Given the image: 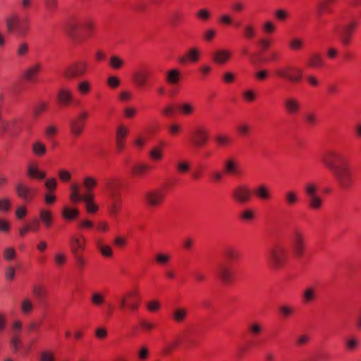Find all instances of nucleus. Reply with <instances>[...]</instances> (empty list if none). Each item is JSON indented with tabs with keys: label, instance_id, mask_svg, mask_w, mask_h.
Returning a JSON list of instances; mask_svg holds the SVG:
<instances>
[{
	"label": "nucleus",
	"instance_id": "nucleus-1",
	"mask_svg": "<svg viewBox=\"0 0 361 361\" xmlns=\"http://www.w3.org/2000/svg\"><path fill=\"white\" fill-rule=\"evenodd\" d=\"M325 165L332 171L338 185L345 190L349 189L353 183L352 172L348 164L341 159H327Z\"/></svg>",
	"mask_w": 361,
	"mask_h": 361
},
{
	"label": "nucleus",
	"instance_id": "nucleus-2",
	"mask_svg": "<svg viewBox=\"0 0 361 361\" xmlns=\"http://www.w3.org/2000/svg\"><path fill=\"white\" fill-rule=\"evenodd\" d=\"M267 259L274 269L283 267L288 260V251L283 245H275L270 247L267 253Z\"/></svg>",
	"mask_w": 361,
	"mask_h": 361
},
{
	"label": "nucleus",
	"instance_id": "nucleus-3",
	"mask_svg": "<svg viewBox=\"0 0 361 361\" xmlns=\"http://www.w3.org/2000/svg\"><path fill=\"white\" fill-rule=\"evenodd\" d=\"M30 27V20L27 16L20 18L12 16L6 20V28L8 32L15 33L18 36H25Z\"/></svg>",
	"mask_w": 361,
	"mask_h": 361
},
{
	"label": "nucleus",
	"instance_id": "nucleus-4",
	"mask_svg": "<svg viewBox=\"0 0 361 361\" xmlns=\"http://www.w3.org/2000/svg\"><path fill=\"white\" fill-rule=\"evenodd\" d=\"M275 75L289 82L298 83L302 78V71L300 68L286 65L278 67L275 71Z\"/></svg>",
	"mask_w": 361,
	"mask_h": 361
},
{
	"label": "nucleus",
	"instance_id": "nucleus-5",
	"mask_svg": "<svg viewBox=\"0 0 361 361\" xmlns=\"http://www.w3.org/2000/svg\"><path fill=\"white\" fill-rule=\"evenodd\" d=\"M307 196L308 207L313 210H319L322 207V198L317 193V186L313 183H308L304 188Z\"/></svg>",
	"mask_w": 361,
	"mask_h": 361
},
{
	"label": "nucleus",
	"instance_id": "nucleus-6",
	"mask_svg": "<svg viewBox=\"0 0 361 361\" xmlns=\"http://www.w3.org/2000/svg\"><path fill=\"white\" fill-rule=\"evenodd\" d=\"M89 63L85 60H78L63 71V75L68 79L79 78L85 75L88 71Z\"/></svg>",
	"mask_w": 361,
	"mask_h": 361
},
{
	"label": "nucleus",
	"instance_id": "nucleus-7",
	"mask_svg": "<svg viewBox=\"0 0 361 361\" xmlns=\"http://www.w3.org/2000/svg\"><path fill=\"white\" fill-rule=\"evenodd\" d=\"M190 140L194 146L197 147H202L209 140V131L204 126H197L190 132Z\"/></svg>",
	"mask_w": 361,
	"mask_h": 361
},
{
	"label": "nucleus",
	"instance_id": "nucleus-8",
	"mask_svg": "<svg viewBox=\"0 0 361 361\" xmlns=\"http://www.w3.org/2000/svg\"><path fill=\"white\" fill-rule=\"evenodd\" d=\"M88 116L89 114L84 111L70 121L71 132L74 137H78L82 133Z\"/></svg>",
	"mask_w": 361,
	"mask_h": 361
},
{
	"label": "nucleus",
	"instance_id": "nucleus-9",
	"mask_svg": "<svg viewBox=\"0 0 361 361\" xmlns=\"http://www.w3.org/2000/svg\"><path fill=\"white\" fill-rule=\"evenodd\" d=\"M1 121H2V126H0V131L11 136L17 135L22 129V119L20 118H14L8 121L2 117Z\"/></svg>",
	"mask_w": 361,
	"mask_h": 361
},
{
	"label": "nucleus",
	"instance_id": "nucleus-10",
	"mask_svg": "<svg viewBox=\"0 0 361 361\" xmlns=\"http://www.w3.org/2000/svg\"><path fill=\"white\" fill-rule=\"evenodd\" d=\"M165 193L160 189L150 190L144 195L146 204L152 208L159 207L164 200Z\"/></svg>",
	"mask_w": 361,
	"mask_h": 361
},
{
	"label": "nucleus",
	"instance_id": "nucleus-11",
	"mask_svg": "<svg viewBox=\"0 0 361 361\" xmlns=\"http://www.w3.org/2000/svg\"><path fill=\"white\" fill-rule=\"evenodd\" d=\"M231 196L235 202L244 204L250 200L251 191L246 185H239L233 189Z\"/></svg>",
	"mask_w": 361,
	"mask_h": 361
},
{
	"label": "nucleus",
	"instance_id": "nucleus-12",
	"mask_svg": "<svg viewBox=\"0 0 361 361\" xmlns=\"http://www.w3.org/2000/svg\"><path fill=\"white\" fill-rule=\"evenodd\" d=\"M15 190L18 197L25 202H31L36 195V190L29 187L23 182L16 183Z\"/></svg>",
	"mask_w": 361,
	"mask_h": 361
},
{
	"label": "nucleus",
	"instance_id": "nucleus-13",
	"mask_svg": "<svg viewBox=\"0 0 361 361\" xmlns=\"http://www.w3.org/2000/svg\"><path fill=\"white\" fill-rule=\"evenodd\" d=\"M129 129L124 125H120L116 130V147L118 152H121L125 149L126 140L128 137Z\"/></svg>",
	"mask_w": 361,
	"mask_h": 361
},
{
	"label": "nucleus",
	"instance_id": "nucleus-14",
	"mask_svg": "<svg viewBox=\"0 0 361 361\" xmlns=\"http://www.w3.org/2000/svg\"><path fill=\"white\" fill-rule=\"evenodd\" d=\"M358 23L357 22L352 21L343 27L341 33L340 39L344 46H348L350 44L352 35Z\"/></svg>",
	"mask_w": 361,
	"mask_h": 361
},
{
	"label": "nucleus",
	"instance_id": "nucleus-15",
	"mask_svg": "<svg viewBox=\"0 0 361 361\" xmlns=\"http://www.w3.org/2000/svg\"><path fill=\"white\" fill-rule=\"evenodd\" d=\"M85 246V238L82 235H72L70 237L71 250L73 255L79 254Z\"/></svg>",
	"mask_w": 361,
	"mask_h": 361
},
{
	"label": "nucleus",
	"instance_id": "nucleus-16",
	"mask_svg": "<svg viewBox=\"0 0 361 361\" xmlns=\"http://www.w3.org/2000/svg\"><path fill=\"white\" fill-rule=\"evenodd\" d=\"M222 166L227 174H238L243 170L241 164L236 159H225Z\"/></svg>",
	"mask_w": 361,
	"mask_h": 361
},
{
	"label": "nucleus",
	"instance_id": "nucleus-17",
	"mask_svg": "<svg viewBox=\"0 0 361 361\" xmlns=\"http://www.w3.org/2000/svg\"><path fill=\"white\" fill-rule=\"evenodd\" d=\"M149 73L145 68H140L133 74V81L138 87H143L147 82Z\"/></svg>",
	"mask_w": 361,
	"mask_h": 361
},
{
	"label": "nucleus",
	"instance_id": "nucleus-18",
	"mask_svg": "<svg viewBox=\"0 0 361 361\" xmlns=\"http://www.w3.org/2000/svg\"><path fill=\"white\" fill-rule=\"evenodd\" d=\"M128 167L132 174L135 176H142L146 171L152 168L150 165L139 161L129 163Z\"/></svg>",
	"mask_w": 361,
	"mask_h": 361
},
{
	"label": "nucleus",
	"instance_id": "nucleus-19",
	"mask_svg": "<svg viewBox=\"0 0 361 361\" xmlns=\"http://www.w3.org/2000/svg\"><path fill=\"white\" fill-rule=\"evenodd\" d=\"M59 102L63 105H69L73 101L72 91L68 87H61L56 95Z\"/></svg>",
	"mask_w": 361,
	"mask_h": 361
},
{
	"label": "nucleus",
	"instance_id": "nucleus-20",
	"mask_svg": "<svg viewBox=\"0 0 361 361\" xmlns=\"http://www.w3.org/2000/svg\"><path fill=\"white\" fill-rule=\"evenodd\" d=\"M121 207V196L116 197L109 198V201L106 202V208L109 214L112 217L117 216Z\"/></svg>",
	"mask_w": 361,
	"mask_h": 361
},
{
	"label": "nucleus",
	"instance_id": "nucleus-21",
	"mask_svg": "<svg viewBox=\"0 0 361 361\" xmlns=\"http://www.w3.org/2000/svg\"><path fill=\"white\" fill-rule=\"evenodd\" d=\"M283 106L286 112L290 115H296L300 110L299 102L293 97H288L284 100Z\"/></svg>",
	"mask_w": 361,
	"mask_h": 361
},
{
	"label": "nucleus",
	"instance_id": "nucleus-22",
	"mask_svg": "<svg viewBox=\"0 0 361 361\" xmlns=\"http://www.w3.org/2000/svg\"><path fill=\"white\" fill-rule=\"evenodd\" d=\"M121 183L117 180H109L106 182V189L109 195V198L120 197L118 189Z\"/></svg>",
	"mask_w": 361,
	"mask_h": 361
},
{
	"label": "nucleus",
	"instance_id": "nucleus-23",
	"mask_svg": "<svg viewBox=\"0 0 361 361\" xmlns=\"http://www.w3.org/2000/svg\"><path fill=\"white\" fill-rule=\"evenodd\" d=\"M200 59V52L195 47H192L188 50L185 56L180 58L179 61L181 63H196Z\"/></svg>",
	"mask_w": 361,
	"mask_h": 361
},
{
	"label": "nucleus",
	"instance_id": "nucleus-24",
	"mask_svg": "<svg viewBox=\"0 0 361 361\" xmlns=\"http://www.w3.org/2000/svg\"><path fill=\"white\" fill-rule=\"evenodd\" d=\"M255 195L262 200H269L271 197V189L266 185L261 184L254 190Z\"/></svg>",
	"mask_w": 361,
	"mask_h": 361
},
{
	"label": "nucleus",
	"instance_id": "nucleus-25",
	"mask_svg": "<svg viewBox=\"0 0 361 361\" xmlns=\"http://www.w3.org/2000/svg\"><path fill=\"white\" fill-rule=\"evenodd\" d=\"M216 273L223 283L228 284L231 281L233 278L232 273L226 265H220L217 269Z\"/></svg>",
	"mask_w": 361,
	"mask_h": 361
},
{
	"label": "nucleus",
	"instance_id": "nucleus-26",
	"mask_svg": "<svg viewBox=\"0 0 361 361\" xmlns=\"http://www.w3.org/2000/svg\"><path fill=\"white\" fill-rule=\"evenodd\" d=\"M42 66L40 63H36L29 67L24 73V78L30 82L36 80L37 74L40 72Z\"/></svg>",
	"mask_w": 361,
	"mask_h": 361
},
{
	"label": "nucleus",
	"instance_id": "nucleus-27",
	"mask_svg": "<svg viewBox=\"0 0 361 361\" xmlns=\"http://www.w3.org/2000/svg\"><path fill=\"white\" fill-rule=\"evenodd\" d=\"M188 314V310L182 307H178L174 309L172 313V319L176 323L180 324L185 321Z\"/></svg>",
	"mask_w": 361,
	"mask_h": 361
},
{
	"label": "nucleus",
	"instance_id": "nucleus-28",
	"mask_svg": "<svg viewBox=\"0 0 361 361\" xmlns=\"http://www.w3.org/2000/svg\"><path fill=\"white\" fill-rule=\"evenodd\" d=\"M290 240L292 247L305 243L303 232L298 228L294 229L290 235Z\"/></svg>",
	"mask_w": 361,
	"mask_h": 361
},
{
	"label": "nucleus",
	"instance_id": "nucleus-29",
	"mask_svg": "<svg viewBox=\"0 0 361 361\" xmlns=\"http://www.w3.org/2000/svg\"><path fill=\"white\" fill-rule=\"evenodd\" d=\"M231 57V52L226 49L217 50L213 56L214 61L220 64L226 63Z\"/></svg>",
	"mask_w": 361,
	"mask_h": 361
},
{
	"label": "nucleus",
	"instance_id": "nucleus-30",
	"mask_svg": "<svg viewBox=\"0 0 361 361\" xmlns=\"http://www.w3.org/2000/svg\"><path fill=\"white\" fill-rule=\"evenodd\" d=\"M181 78V73L176 68L171 69L166 74V80L169 84L177 85Z\"/></svg>",
	"mask_w": 361,
	"mask_h": 361
},
{
	"label": "nucleus",
	"instance_id": "nucleus-31",
	"mask_svg": "<svg viewBox=\"0 0 361 361\" xmlns=\"http://www.w3.org/2000/svg\"><path fill=\"white\" fill-rule=\"evenodd\" d=\"M214 140L216 145L222 148L228 147L232 143V138L224 133L217 134L214 137Z\"/></svg>",
	"mask_w": 361,
	"mask_h": 361
},
{
	"label": "nucleus",
	"instance_id": "nucleus-32",
	"mask_svg": "<svg viewBox=\"0 0 361 361\" xmlns=\"http://www.w3.org/2000/svg\"><path fill=\"white\" fill-rule=\"evenodd\" d=\"M125 64V60L120 56L112 55L109 59V65L113 70H120Z\"/></svg>",
	"mask_w": 361,
	"mask_h": 361
},
{
	"label": "nucleus",
	"instance_id": "nucleus-33",
	"mask_svg": "<svg viewBox=\"0 0 361 361\" xmlns=\"http://www.w3.org/2000/svg\"><path fill=\"white\" fill-rule=\"evenodd\" d=\"M85 204V208L89 213H96L98 211L99 207L94 202V195L92 194H86L83 201Z\"/></svg>",
	"mask_w": 361,
	"mask_h": 361
},
{
	"label": "nucleus",
	"instance_id": "nucleus-34",
	"mask_svg": "<svg viewBox=\"0 0 361 361\" xmlns=\"http://www.w3.org/2000/svg\"><path fill=\"white\" fill-rule=\"evenodd\" d=\"M243 35L247 39H252L257 35V29L255 25L249 23L243 27Z\"/></svg>",
	"mask_w": 361,
	"mask_h": 361
},
{
	"label": "nucleus",
	"instance_id": "nucleus-35",
	"mask_svg": "<svg viewBox=\"0 0 361 361\" xmlns=\"http://www.w3.org/2000/svg\"><path fill=\"white\" fill-rule=\"evenodd\" d=\"M307 63L311 68H320L324 66V61L319 54H310Z\"/></svg>",
	"mask_w": 361,
	"mask_h": 361
},
{
	"label": "nucleus",
	"instance_id": "nucleus-36",
	"mask_svg": "<svg viewBox=\"0 0 361 361\" xmlns=\"http://www.w3.org/2000/svg\"><path fill=\"white\" fill-rule=\"evenodd\" d=\"M92 89V84L87 80H82L77 84V90L80 95L88 94Z\"/></svg>",
	"mask_w": 361,
	"mask_h": 361
},
{
	"label": "nucleus",
	"instance_id": "nucleus-37",
	"mask_svg": "<svg viewBox=\"0 0 361 361\" xmlns=\"http://www.w3.org/2000/svg\"><path fill=\"white\" fill-rule=\"evenodd\" d=\"M178 112L183 116H190L195 111V106L190 102H183L178 106Z\"/></svg>",
	"mask_w": 361,
	"mask_h": 361
},
{
	"label": "nucleus",
	"instance_id": "nucleus-38",
	"mask_svg": "<svg viewBox=\"0 0 361 361\" xmlns=\"http://www.w3.org/2000/svg\"><path fill=\"white\" fill-rule=\"evenodd\" d=\"M316 298V289L312 286L307 287L302 293V300L305 303H310Z\"/></svg>",
	"mask_w": 361,
	"mask_h": 361
},
{
	"label": "nucleus",
	"instance_id": "nucleus-39",
	"mask_svg": "<svg viewBox=\"0 0 361 361\" xmlns=\"http://www.w3.org/2000/svg\"><path fill=\"white\" fill-rule=\"evenodd\" d=\"M27 174L31 178H37L39 179H44L46 176V173L44 171H39L38 167L33 164L28 165Z\"/></svg>",
	"mask_w": 361,
	"mask_h": 361
},
{
	"label": "nucleus",
	"instance_id": "nucleus-40",
	"mask_svg": "<svg viewBox=\"0 0 361 361\" xmlns=\"http://www.w3.org/2000/svg\"><path fill=\"white\" fill-rule=\"evenodd\" d=\"M72 192L70 195L71 200L73 203H77L80 201H84L86 194L82 195L79 191V187L78 185H73L71 186Z\"/></svg>",
	"mask_w": 361,
	"mask_h": 361
},
{
	"label": "nucleus",
	"instance_id": "nucleus-41",
	"mask_svg": "<svg viewBox=\"0 0 361 361\" xmlns=\"http://www.w3.org/2000/svg\"><path fill=\"white\" fill-rule=\"evenodd\" d=\"M82 27L86 31V37L88 38L92 37L94 33L95 25L94 23L90 20L87 19L82 23Z\"/></svg>",
	"mask_w": 361,
	"mask_h": 361
},
{
	"label": "nucleus",
	"instance_id": "nucleus-42",
	"mask_svg": "<svg viewBox=\"0 0 361 361\" xmlns=\"http://www.w3.org/2000/svg\"><path fill=\"white\" fill-rule=\"evenodd\" d=\"M39 217L45 227L49 228L51 226L52 216L49 211L41 209L39 212Z\"/></svg>",
	"mask_w": 361,
	"mask_h": 361
},
{
	"label": "nucleus",
	"instance_id": "nucleus-43",
	"mask_svg": "<svg viewBox=\"0 0 361 361\" xmlns=\"http://www.w3.org/2000/svg\"><path fill=\"white\" fill-rule=\"evenodd\" d=\"M79 214V211L77 209H72L68 207H65L62 211V216L64 219L71 221L76 218Z\"/></svg>",
	"mask_w": 361,
	"mask_h": 361
},
{
	"label": "nucleus",
	"instance_id": "nucleus-44",
	"mask_svg": "<svg viewBox=\"0 0 361 361\" xmlns=\"http://www.w3.org/2000/svg\"><path fill=\"white\" fill-rule=\"evenodd\" d=\"M224 257L229 261H233L239 257V252L233 247H226L224 251Z\"/></svg>",
	"mask_w": 361,
	"mask_h": 361
},
{
	"label": "nucleus",
	"instance_id": "nucleus-45",
	"mask_svg": "<svg viewBox=\"0 0 361 361\" xmlns=\"http://www.w3.org/2000/svg\"><path fill=\"white\" fill-rule=\"evenodd\" d=\"M305 42L299 37L292 38L288 42V47L292 51H298L303 48Z\"/></svg>",
	"mask_w": 361,
	"mask_h": 361
},
{
	"label": "nucleus",
	"instance_id": "nucleus-46",
	"mask_svg": "<svg viewBox=\"0 0 361 361\" xmlns=\"http://www.w3.org/2000/svg\"><path fill=\"white\" fill-rule=\"evenodd\" d=\"M32 150L36 156H44L47 152L46 146L41 142L37 141L32 144Z\"/></svg>",
	"mask_w": 361,
	"mask_h": 361
},
{
	"label": "nucleus",
	"instance_id": "nucleus-47",
	"mask_svg": "<svg viewBox=\"0 0 361 361\" xmlns=\"http://www.w3.org/2000/svg\"><path fill=\"white\" fill-rule=\"evenodd\" d=\"M298 201V195L293 190H288L285 193V202L288 206H293Z\"/></svg>",
	"mask_w": 361,
	"mask_h": 361
},
{
	"label": "nucleus",
	"instance_id": "nucleus-48",
	"mask_svg": "<svg viewBox=\"0 0 361 361\" xmlns=\"http://www.w3.org/2000/svg\"><path fill=\"white\" fill-rule=\"evenodd\" d=\"M49 108V103L45 101L39 102L35 109H34V115L37 117L39 116L42 113L45 112Z\"/></svg>",
	"mask_w": 361,
	"mask_h": 361
},
{
	"label": "nucleus",
	"instance_id": "nucleus-49",
	"mask_svg": "<svg viewBox=\"0 0 361 361\" xmlns=\"http://www.w3.org/2000/svg\"><path fill=\"white\" fill-rule=\"evenodd\" d=\"M34 308V305L28 298H25L21 303V311L23 314H30Z\"/></svg>",
	"mask_w": 361,
	"mask_h": 361
},
{
	"label": "nucleus",
	"instance_id": "nucleus-50",
	"mask_svg": "<svg viewBox=\"0 0 361 361\" xmlns=\"http://www.w3.org/2000/svg\"><path fill=\"white\" fill-rule=\"evenodd\" d=\"M243 99L245 102L252 103L257 99V94L255 90L252 89L245 90L242 94Z\"/></svg>",
	"mask_w": 361,
	"mask_h": 361
},
{
	"label": "nucleus",
	"instance_id": "nucleus-51",
	"mask_svg": "<svg viewBox=\"0 0 361 361\" xmlns=\"http://www.w3.org/2000/svg\"><path fill=\"white\" fill-rule=\"evenodd\" d=\"M147 140V135L144 134H139L138 135L136 136L133 141V146L138 149H141L146 144Z\"/></svg>",
	"mask_w": 361,
	"mask_h": 361
},
{
	"label": "nucleus",
	"instance_id": "nucleus-52",
	"mask_svg": "<svg viewBox=\"0 0 361 361\" xmlns=\"http://www.w3.org/2000/svg\"><path fill=\"white\" fill-rule=\"evenodd\" d=\"M177 171L179 173H186L189 171L191 164L183 159H179L175 164Z\"/></svg>",
	"mask_w": 361,
	"mask_h": 361
},
{
	"label": "nucleus",
	"instance_id": "nucleus-53",
	"mask_svg": "<svg viewBox=\"0 0 361 361\" xmlns=\"http://www.w3.org/2000/svg\"><path fill=\"white\" fill-rule=\"evenodd\" d=\"M121 80L118 76L111 75L107 78L106 84L111 89H116L118 87L121 85Z\"/></svg>",
	"mask_w": 361,
	"mask_h": 361
},
{
	"label": "nucleus",
	"instance_id": "nucleus-54",
	"mask_svg": "<svg viewBox=\"0 0 361 361\" xmlns=\"http://www.w3.org/2000/svg\"><path fill=\"white\" fill-rule=\"evenodd\" d=\"M248 331L252 336H257L262 331V326L258 322H253L248 326Z\"/></svg>",
	"mask_w": 361,
	"mask_h": 361
},
{
	"label": "nucleus",
	"instance_id": "nucleus-55",
	"mask_svg": "<svg viewBox=\"0 0 361 361\" xmlns=\"http://www.w3.org/2000/svg\"><path fill=\"white\" fill-rule=\"evenodd\" d=\"M91 301L94 305L100 306L104 302V296L99 292H94L91 295Z\"/></svg>",
	"mask_w": 361,
	"mask_h": 361
},
{
	"label": "nucleus",
	"instance_id": "nucleus-56",
	"mask_svg": "<svg viewBox=\"0 0 361 361\" xmlns=\"http://www.w3.org/2000/svg\"><path fill=\"white\" fill-rule=\"evenodd\" d=\"M164 144H162L161 145L155 146L152 150H151V156L152 158H161L162 156H164Z\"/></svg>",
	"mask_w": 361,
	"mask_h": 361
},
{
	"label": "nucleus",
	"instance_id": "nucleus-57",
	"mask_svg": "<svg viewBox=\"0 0 361 361\" xmlns=\"http://www.w3.org/2000/svg\"><path fill=\"white\" fill-rule=\"evenodd\" d=\"M29 52V47L27 42H21L16 50L17 55L20 57L25 56Z\"/></svg>",
	"mask_w": 361,
	"mask_h": 361
},
{
	"label": "nucleus",
	"instance_id": "nucleus-58",
	"mask_svg": "<svg viewBox=\"0 0 361 361\" xmlns=\"http://www.w3.org/2000/svg\"><path fill=\"white\" fill-rule=\"evenodd\" d=\"M149 355V349L147 346H142L137 352V355L140 361H145Z\"/></svg>",
	"mask_w": 361,
	"mask_h": 361
},
{
	"label": "nucleus",
	"instance_id": "nucleus-59",
	"mask_svg": "<svg viewBox=\"0 0 361 361\" xmlns=\"http://www.w3.org/2000/svg\"><path fill=\"white\" fill-rule=\"evenodd\" d=\"M32 292L39 299H42L46 295V289L39 285H35L32 288Z\"/></svg>",
	"mask_w": 361,
	"mask_h": 361
},
{
	"label": "nucleus",
	"instance_id": "nucleus-60",
	"mask_svg": "<svg viewBox=\"0 0 361 361\" xmlns=\"http://www.w3.org/2000/svg\"><path fill=\"white\" fill-rule=\"evenodd\" d=\"M44 3V6L47 10L53 13L56 11L58 8V0H43Z\"/></svg>",
	"mask_w": 361,
	"mask_h": 361
},
{
	"label": "nucleus",
	"instance_id": "nucleus-61",
	"mask_svg": "<svg viewBox=\"0 0 361 361\" xmlns=\"http://www.w3.org/2000/svg\"><path fill=\"white\" fill-rule=\"evenodd\" d=\"M11 202L8 197H3L0 199V212H8L11 209Z\"/></svg>",
	"mask_w": 361,
	"mask_h": 361
},
{
	"label": "nucleus",
	"instance_id": "nucleus-62",
	"mask_svg": "<svg viewBox=\"0 0 361 361\" xmlns=\"http://www.w3.org/2000/svg\"><path fill=\"white\" fill-rule=\"evenodd\" d=\"M96 184L97 182L95 179L92 178H86L84 180V186L87 192L85 194H91L90 192Z\"/></svg>",
	"mask_w": 361,
	"mask_h": 361
},
{
	"label": "nucleus",
	"instance_id": "nucleus-63",
	"mask_svg": "<svg viewBox=\"0 0 361 361\" xmlns=\"http://www.w3.org/2000/svg\"><path fill=\"white\" fill-rule=\"evenodd\" d=\"M262 30L264 33L269 35L276 30V25L270 20L265 21L262 25Z\"/></svg>",
	"mask_w": 361,
	"mask_h": 361
},
{
	"label": "nucleus",
	"instance_id": "nucleus-64",
	"mask_svg": "<svg viewBox=\"0 0 361 361\" xmlns=\"http://www.w3.org/2000/svg\"><path fill=\"white\" fill-rule=\"evenodd\" d=\"M40 361H55L54 354L51 351H43L40 354Z\"/></svg>",
	"mask_w": 361,
	"mask_h": 361
}]
</instances>
